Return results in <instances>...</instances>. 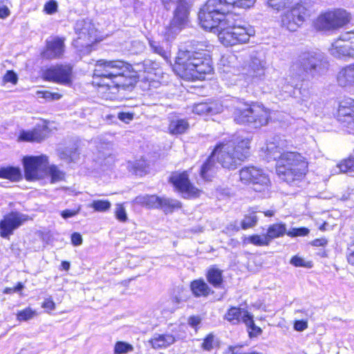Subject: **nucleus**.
I'll list each match as a JSON object with an SVG mask.
<instances>
[{"mask_svg":"<svg viewBox=\"0 0 354 354\" xmlns=\"http://www.w3.org/2000/svg\"><path fill=\"white\" fill-rule=\"evenodd\" d=\"M239 180L259 193L269 192L272 185L269 175L262 168L254 165L242 167L239 171Z\"/></svg>","mask_w":354,"mask_h":354,"instance_id":"obj_8","label":"nucleus"},{"mask_svg":"<svg viewBox=\"0 0 354 354\" xmlns=\"http://www.w3.org/2000/svg\"><path fill=\"white\" fill-rule=\"evenodd\" d=\"M78 155L75 150L62 151L59 153V158L62 160H66L68 162H72L77 159Z\"/></svg>","mask_w":354,"mask_h":354,"instance_id":"obj_51","label":"nucleus"},{"mask_svg":"<svg viewBox=\"0 0 354 354\" xmlns=\"http://www.w3.org/2000/svg\"><path fill=\"white\" fill-rule=\"evenodd\" d=\"M332 54L337 57H354V31L346 32L336 40L331 48Z\"/></svg>","mask_w":354,"mask_h":354,"instance_id":"obj_16","label":"nucleus"},{"mask_svg":"<svg viewBox=\"0 0 354 354\" xmlns=\"http://www.w3.org/2000/svg\"><path fill=\"white\" fill-rule=\"evenodd\" d=\"M191 3L187 0H176V6L171 19L174 26L183 29L189 26Z\"/></svg>","mask_w":354,"mask_h":354,"instance_id":"obj_18","label":"nucleus"},{"mask_svg":"<svg viewBox=\"0 0 354 354\" xmlns=\"http://www.w3.org/2000/svg\"><path fill=\"white\" fill-rule=\"evenodd\" d=\"M220 347L221 342L213 332L206 334L201 339L200 348L203 351L211 352Z\"/></svg>","mask_w":354,"mask_h":354,"instance_id":"obj_28","label":"nucleus"},{"mask_svg":"<svg viewBox=\"0 0 354 354\" xmlns=\"http://www.w3.org/2000/svg\"><path fill=\"white\" fill-rule=\"evenodd\" d=\"M3 178H6L12 181H17L21 178L20 169L16 167H3Z\"/></svg>","mask_w":354,"mask_h":354,"instance_id":"obj_40","label":"nucleus"},{"mask_svg":"<svg viewBox=\"0 0 354 354\" xmlns=\"http://www.w3.org/2000/svg\"><path fill=\"white\" fill-rule=\"evenodd\" d=\"M41 306L47 313H50L56 308V304L52 297L45 298L42 301Z\"/></svg>","mask_w":354,"mask_h":354,"instance_id":"obj_50","label":"nucleus"},{"mask_svg":"<svg viewBox=\"0 0 354 354\" xmlns=\"http://www.w3.org/2000/svg\"><path fill=\"white\" fill-rule=\"evenodd\" d=\"M327 243L328 241L324 237L315 239L312 241V245L315 247H324Z\"/></svg>","mask_w":354,"mask_h":354,"instance_id":"obj_61","label":"nucleus"},{"mask_svg":"<svg viewBox=\"0 0 354 354\" xmlns=\"http://www.w3.org/2000/svg\"><path fill=\"white\" fill-rule=\"evenodd\" d=\"M346 259L348 263L354 266V240L352 243L348 246L347 253H346Z\"/></svg>","mask_w":354,"mask_h":354,"instance_id":"obj_54","label":"nucleus"},{"mask_svg":"<svg viewBox=\"0 0 354 354\" xmlns=\"http://www.w3.org/2000/svg\"><path fill=\"white\" fill-rule=\"evenodd\" d=\"M38 95L46 100H58L62 97V94L57 92H50L47 90L37 91Z\"/></svg>","mask_w":354,"mask_h":354,"instance_id":"obj_47","label":"nucleus"},{"mask_svg":"<svg viewBox=\"0 0 354 354\" xmlns=\"http://www.w3.org/2000/svg\"><path fill=\"white\" fill-rule=\"evenodd\" d=\"M90 207L96 212H104L111 209V203L109 200H94L90 204Z\"/></svg>","mask_w":354,"mask_h":354,"instance_id":"obj_38","label":"nucleus"},{"mask_svg":"<svg viewBox=\"0 0 354 354\" xmlns=\"http://www.w3.org/2000/svg\"><path fill=\"white\" fill-rule=\"evenodd\" d=\"M350 12L344 8H336L321 12L312 21L311 27L317 32L339 30L351 21Z\"/></svg>","mask_w":354,"mask_h":354,"instance_id":"obj_6","label":"nucleus"},{"mask_svg":"<svg viewBox=\"0 0 354 354\" xmlns=\"http://www.w3.org/2000/svg\"><path fill=\"white\" fill-rule=\"evenodd\" d=\"M294 1L295 0H266V3L270 8L281 11L289 8Z\"/></svg>","mask_w":354,"mask_h":354,"instance_id":"obj_37","label":"nucleus"},{"mask_svg":"<svg viewBox=\"0 0 354 354\" xmlns=\"http://www.w3.org/2000/svg\"><path fill=\"white\" fill-rule=\"evenodd\" d=\"M22 220L19 213L11 212L5 215L0 221V236L9 239L13 232L21 224Z\"/></svg>","mask_w":354,"mask_h":354,"instance_id":"obj_20","label":"nucleus"},{"mask_svg":"<svg viewBox=\"0 0 354 354\" xmlns=\"http://www.w3.org/2000/svg\"><path fill=\"white\" fill-rule=\"evenodd\" d=\"M201 322V319L198 316L196 315H192L188 318V324L189 325L194 328L195 330L196 331L198 328V325Z\"/></svg>","mask_w":354,"mask_h":354,"instance_id":"obj_57","label":"nucleus"},{"mask_svg":"<svg viewBox=\"0 0 354 354\" xmlns=\"http://www.w3.org/2000/svg\"><path fill=\"white\" fill-rule=\"evenodd\" d=\"M308 327V321L306 319H297L294 321L293 328L295 330L301 332Z\"/></svg>","mask_w":354,"mask_h":354,"instance_id":"obj_53","label":"nucleus"},{"mask_svg":"<svg viewBox=\"0 0 354 354\" xmlns=\"http://www.w3.org/2000/svg\"><path fill=\"white\" fill-rule=\"evenodd\" d=\"M177 341L175 335L170 333H156L148 340L151 348L154 350L166 349Z\"/></svg>","mask_w":354,"mask_h":354,"instance_id":"obj_21","label":"nucleus"},{"mask_svg":"<svg viewBox=\"0 0 354 354\" xmlns=\"http://www.w3.org/2000/svg\"><path fill=\"white\" fill-rule=\"evenodd\" d=\"M265 69L260 62L253 61L248 65V73L252 77H261L265 75Z\"/></svg>","mask_w":354,"mask_h":354,"instance_id":"obj_36","label":"nucleus"},{"mask_svg":"<svg viewBox=\"0 0 354 354\" xmlns=\"http://www.w3.org/2000/svg\"><path fill=\"white\" fill-rule=\"evenodd\" d=\"M314 13L309 2L299 0L281 15V26L290 31H296L310 20Z\"/></svg>","mask_w":354,"mask_h":354,"instance_id":"obj_7","label":"nucleus"},{"mask_svg":"<svg viewBox=\"0 0 354 354\" xmlns=\"http://www.w3.org/2000/svg\"><path fill=\"white\" fill-rule=\"evenodd\" d=\"M160 196L156 194H147L136 197V201L147 209H158Z\"/></svg>","mask_w":354,"mask_h":354,"instance_id":"obj_33","label":"nucleus"},{"mask_svg":"<svg viewBox=\"0 0 354 354\" xmlns=\"http://www.w3.org/2000/svg\"><path fill=\"white\" fill-rule=\"evenodd\" d=\"M251 137L232 136L218 141L201 164L198 174L205 182H212L217 173L218 163L225 171H234L252 155Z\"/></svg>","mask_w":354,"mask_h":354,"instance_id":"obj_2","label":"nucleus"},{"mask_svg":"<svg viewBox=\"0 0 354 354\" xmlns=\"http://www.w3.org/2000/svg\"><path fill=\"white\" fill-rule=\"evenodd\" d=\"M80 211V207H78L77 209H64L62 210L60 213L61 216L66 219L68 218L73 217L76 216Z\"/></svg>","mask_w":354,"mask_h":354,"instance_id":"obj_55","label":"nucleus"},{"mask_svg":"<svg viewBox=\"0 0 354 354\" xmlns=\"http://www.w3.org/2000/svg\"><path fill=\"white\" fill-rule=\"evenodd\" d=\"M258 223V218L254 211H251L243 216L240 222V227L243 230L253 228Z\"/></svg>","mask_w":354,"mask_h":354,"instance_id":"obj_34","label":"nucleus"},{"mask_svg":"<svg viewBox=\"0 0 354 354\" xmlns=\"http://www.w3.org/2000/svg\"><path fill=\"white\" fill-rule=\"evenodd\" d=\"M133 351V346L129 343L118 341L115 344L114 354H127Z\"/></svg>","mask_w":354,"mask_h":354,"instance_id":"obj_43","label":"nucleus"},{"mask_svg":"<svg viewBox=\"0 0 354 354\" xmlns=\"http://www.w3.org/2000/svg\"><path fill=\"white\" fill-rule=\"evenodd\" d=\"M286 234V224L282 222H277L269 225L265 234H253L245 236L243 239V243L245 245L252 244L258 247L268 246L273 239L283 237Z\"/></svg>","mask_w":354,"mask_h":354,"instance_id":"obj_12","label":"nucleus"},{"mask_svg":"<svg viewBox=\"0 0 354 354\" xmlns=\"http://www.w3.org/2000/svg\"><path fill=\"white\" fill-rule=\"evenodd\" d=\"M210 45L206 41H192L184 50H179L172 65L174 73L184 81H203L214 72Z\"/></svg>","mask_w":354,"mask_h":354,"instance_id":"obj_3","label":"nucleus"},{"mask_svg":"<svg viewBox=\"0 0 354 354\" xmlns=\"http://www.w3.org/2000/svg\"><path fill=\"white\" fill-rule=\"evenodd\" d=\"M212 103L207 102H202L194 104L192 107V112L195 114L203 115L214 112Z\"/></svg>","mask_w":354,"mask_h":354,"instance_id":"obj_35","label":"nucleus"},{"mask_svg":"<svg viewBox=\"0 0 354 354\" xmlns=\"http://www.w3.org/2000/svg\"><path fill=\"white\" fill-rule=\"evenodd\" d=\"M337 167L342 173L354 171V157L350 156L342 160Z\"/></svg>","mask_w":354,"mask_h":354,"instance_id":"obj_41","label":"nucleus"},{"mask_svg":"<svg viewBox=\"0 0 354 354\" xmlns=\"http://www.w3.org/2000/svg\"><path fill=\"white\" fill-rule=\"evenodd\" d=\"M336 120L348 133L354 135V99L345 97L339 100L333 113Z\"/></svg>","mask_w":354,"mask_h":354,"instance_id":"obj_13","label":"nucleus"},{"mask_svg":"<svg viewBox=\"0 0 354 354\" xmlns=\"http://www.w3.org/2000/svg\"><path fill=\"white\" fill-rule=\"evenodd\" d=\"M274 160L277 176L288 183L303 180L309 171L308 158L297 151H283Z\"/></svg>","mask_w":354,"mask_h":354,"instance_id":"obj_5","label":"nucleus"},{"mask_svg":"<svg viewBox=\"0 0 354 354\" xmlns=\"http://www.w3.org/2000/svg\"><path fill=\"white\" fill-rule=\"evenodd\" d=\"M10 15V10L3 3H0V18H6Z\"/></svg>","mask_w":354,"mask_h":354,"instance_id":"obj_62","label":"nucleus"},{"mask_svg":"<svg viewBox=\"0 0 354 354\" xmlns=\"http://www.w3.org/2000/svg\"><path fill=\"white\" fill-rule=\"evenodd\" d=\"M114 215L115 218L120 222L124 223L128 220L126 209L122 203L116 204Z\"/></svg>","mask_w":354,"mask_h":354,"instance_id":"obj_45","label":"nucleus"},{"mask_svg":"<svg viewBox=\"0 0 354 354\" xmlns=\"http://www.w3.org/2000/svg\"><path fill=\"white\" fill-rule=\"evenodd\" d=\"M46 177L49 178L51 184H54L60 181H64L66 177L64 171L60 169L56 165H48L45 169Z\"/></svg>","mask_w":354,"mask_h":354,"instance_id":"obj_31","label":"nucleus"},{"mask_svg":"<svg viewBox=\"0 0 354 354\" xmlns=\"http://www.w3.org/2000/svg\"><path fill=\"white\" fill-rule=\"evenodd\" d=\"M158 200V209H162L166 214H171L182 207V203L174 199L160 196Z\"/></svg>","mask_w":354,"mask_h":354,"instance_id":"obj_32","label":"nucleus"},{"mask_svg":"<svg viewBox=\"0 0 354 354\" xmlns=\"http://www.w3.org/2000/svg\"><path fill=\"white\" fill-rule=\"evenodd\" d=\"M49 163L48 157L45 154L24 156V176L30 182L44 180L45 169Z\"/></svg>","mask_w":354,"mask_h":354,"instance_id":"obj_11","label":"nucleus"},{"mask_svg":"<svg viewBox=\"0 0 354 354\" xmlns=\"http://www.w3.org/2000/svg\"><path fill=\"white\" fill-rule=\"evenodd\" d=\"M65 37L54 36L46 40L45 46L40 53L42 59L52 60L60 59L65 51Z\"/></svg>","mask_w":354,"mask_h":354,"instance_id":"obj_15","label":"nucleus"},{"mask_svg":"<svg viewBox=\"0 0 354 354\" xmlns=\"http://www.w3.org/2000/svg\"><path fill=\"white\" fill-rule=\"evenodd\" d=\"M48 122L41 120L30 130L24 131V141L30 142H41L47 138L50 133Z\"/></svg>","mask_w":354,"mask_h":354,"instance_id":"obj_17","label":"nucleus"},{"mask_svg":"<svg viewBox=\"0 0 354 354\" xmlns=\"http://www.w3.org/2000/svg\"><path fill=\"white\" fill-rule=\"evenodd\" d=\"M71 243L73 245L77 246L82 243V237L78 232H74L71 234Z\"/></svg>","mask_w":354,"mask_h":354,"instance_id":"obj_59","label":"nucleus"},{"mask_svg":"<svg viewBox=\"0 0 354 354\" xmlns=\"http://www.w3.org/2000/svg\"><path fill=\"white\" fill-rule=\"evenodd\" d=\"M243 324L246 327L248 337L250 339L256 338L263 333L261 327L256 325L254 315L251 313H246L244 315Z\"/></svg>","mask_w":354,"mask_h":354,"instance_id":"obj_29","label":"nucleus"},{"mask_svg":"<svg viewBox=\"0 0 354 354\" xmlns=\"http://www.w3.org/2000/svg\"><path fill=\"white\" fill-rule=\"evenodd\" d=\"M37 315V312L30 308L24 309V320L30 319Z\"/></svg>","mask_w":354,"mask_h":354,"instance_id":"obj_60","label":"nucleus"},{"mask_svg":"<svg viewBox=\"0 0 354 354\" xmlns=\"http://www.w3.org/2000/svg\"><path fill=\"white\" fill-rule=\"evenodd\" d=\"M205 277L207 282L215 288H223L224 287L223 271L217 266H210L206 271Z\"/></svg>","mask_w":354,"mask_h":354,"instance_id":"obj_26","label":"nucleus"},{"mask_svg":"<svg viewBox=\"0 0 354 354\" xmlns=\"http://www.w3.org/2000/svg\"><path fill=\"white\" fill-rule=\"evenodd\" d=\"M137 82L136 71L125 60L99 59L95 62L91 84L98 91L106 93L112 89L125 90Z\"/></svg>","mask_w":354,"mask_h":354,"instance_id":"obj_4","label":"nucleus"},{"mask_svg":"<svg viewBox=\"0 0 354 354\" xmlns=\"http://www.w3.org/2000/svg\"><path fill=\"white\" fill-rule=\"evenodd\" d=\"M58 4L55 0H49L44 5L43 11L47 15H53L57 11Z\"/></svg>","mask_w":354,"mask_h":354,"instance_id":"obj_49","label":"nucleus"},{"mask_svg":"<svg viewBox=\"0 0 354 354\" xmlns=\"http://www.w3.org/2000/svg\"><path fill=\"white\" fill-rule=\"evenodd\" d=\"M337 80L342 87L354 86V63L342 68L337 74Z\"/></svg>","mask_w":354,"mask_h":354,"instance_id":"obj_27","label":"nucleus"},{"mask_svg":"<svg viewBox=\"0 0 354 354\" xmlns=\"http://www.w3.org/2000/svg\"><path fill=\"white\" fill-rule=\"evenodd\" d=\"M144 72L145 75L143 77V82L147 84L148 89L157 88L160 85L162 73L159 67H145Z\"/></svg>","mask_w":354,"mask_h":354,"instance_id":"obj_25","label":"nucleus"},{"mask_svg":"<svg viewBox=\"0 0 354 354\" xmlns=\"http://www.w3.org/2000/svg\"><path fill=\"white\" fill-rule=\"evenodd\" d=\"M241 348L242 346L239 344L228 346L223 352V354H262L255 351L244 352L241 350Z\"/></svg>","mask_w":354,"mask_h":354,"instance_id":"obj_44","label":"nucleus"},{"mask_svg":"<svg viewBox=\"0 0 354 354\" xmlns=\"http://www.w3.org/2000/svg\"><path fill=\"white\" fill-rule=\"evenodd\" d=\"M250 313L248 310L239 306H230L223 315L224 321L231 325H239L243 323L244 315Z\"/></svg>","mask_w":354,"mask_h":354,"instance_id":"obj_24","label":"nucleus"},{"mask_svg":"<svg viewBox=\"0 0 354 354\" xmlns=\"http://www.w3.org/2000/svg\"><path fill=\"white\" fill-rule=\"evenodd\" d=\"M189 288L193 296L196 298H206L214 293L209 284L201 278L192 280L189 283Z\"/></svg>","mask_w":354,"mask_h":354,"instance_id":"obj_23","label":"nucleus"},{"mask_svg":"<svg viewBox=\"0 0 354 354\" xmlns=\"http://www.w3.org/2000/svg\"><path fill=\"white\" fill-rule=\"evenodd\" d=\"M183 29V28L180 26H174V23L170 21L169 24L165 27L162 35L167 41H171L174 39L178 32Z\"/></svg>","mask_w":354,"mask_h":354,"instance_id":"obj_39","label":"nucleus"},{"mask_svg":"<svg viewBox=\"0 0 354 354\" xmlns=\"http://www.w3.org/2000/svg\"><path fill=\"white\" fill-rule=\"evenodd\" d=\"M251 101H239L234 106L232 111L234 122L239 125H247Z\"/></svg>","mask_w":354,"mask_h":354,"instance_id":"obj_22","label":"nucleus"},{"mask_svg":"<svg viewBox=\"0 0 354 354\" xmlns=\"http://www.w3.org/2000/svg\"><path fill=\"white\" fill-rule=\"evenodd\" d=\"M310 232L308 228L306 227H296L292 228L291 230L287 231L286 235L290 237H295V236H307Z\"/></svg>","mask_w":354,"mask_h":354,"instance_id":"obj_48","label":"nucleus"},{"mask_svg":"<svg viewBox=\"0 0 354 354\" xmlns=\"http://www.w3.org/2000/svg\"><path fill=\"white\" fill-rule=\"evenodd\" d=\"M70 262L67 261H62L61 263V270L64 271H68L70 269Z\"/></svg>","mask_w":354,"mask_h":354,"instance_id":"obj_64","label":"nucleus"},{"mask_svg":"<svg viewBox=\"0 0 354 354\" xmlns=\"http://www.w3.org/2000/svg\"><path fill=\"white\" fill-rule=\"evenodd\" d=\"M42 80L64 86H71L73 81V69L69 64H57L41 69Z\"/></svg>","mask_w":354,"mask_h":354,"instance_id":"obj_9","label":"nucleus"},{"mask_svg":"<svg viewBox=\"0 0 354 354\" xmlns=\"http://www.w3.org/2000/svg\"><path fill=\"white\" fill-rule=\"evenodd\" d=\"M118 118L122 122H129L133 118V113L130 112H120L118 114Z\"/></svg>","mask_w":354,"mask_h":354,"instance_id":"obj_58","label":"nucleus"},{"mask_svg":"<svg viewBox=\"0 0 354 354\" xmlns=\"http://www.w3.org/2000/svg\"><path fill=\"white\" fill-rule=\"evenodd\" d=\"M326 68L325 62L316 53H305L299 63V68L303 72L312 75Z\"/></svg>","mask_w":354,"mask_h":354,"instance_id":"obj_19","label":"nucleus"},{"mask_svg":"<svg viewBox=\"0 0 354 354\" xmlns=\"http://www.w3.org/2000/svg\"><path fill=\"white\" fill-rule=\"evenodd\" d=\"M168 182L178 192L183 194L185 198H198L203 194V190L195 186L191 181L187 170L171 173Z\"/></svg>","mask_w":354,"mask_h":354,"instance_id":"obj_10","label":"nucleus"},{"mask_svg":"<svg viewBox=\"0 0 354 354\" xmlns=\"http://www.w3.org/2000/svg\"><path fill=\"white\" fill-rule=\"evenodd\" d=\"M290 263L295 267L311 268L313 266L312 261H306L297 255H295L290 259Z\"/></svg>","mask_w":354,"mask_h":354,"instance_id":"obj_46","label":"nucleus"},{"mask_svg":"<svg viewBox=\"0 0 354 354\" xmlns=\"http://www.w3.org/2000/svg\"><path fill=\"white\" fill-rule=\"evenodd\" d=\"M189 128L187 120L177 118L171 120L168 125V132L171 135H180L187 132Z\"/></svg>","mask_w":354,"mask_h":354,"instance_id":"obj_30","label":"nucleus"},{"mask_svg":"<svg viewBox=\"0 0 354 354\" xmlns=\"http://www.w3.org/2000/svg\"><path fill=\"white\" fill-rule=\"evenodd\" d=\"M240 230H241L240 226L237 225L235 222H231L225 227L223 232L227 236H230Z\"/></svg>","mask_w":354,"mask_h":354,"instance_id":"obj_52","label":"nucleus"},{"mask_svg":"<svg viewBox=\"0 0 354 354\" xmlns=\"http://www.w3.org/2000/svg\"><path fill=\"white\" fill-rule=\"evenodd\" d=\"M250 111L247 125L261 128L271 121V110L261 102L251 101Z\"/></svg>","mask_w":354,"mask_h":354,"instance_id":"obj_14","label":"nucleus"},{"mask_svg":"<svg viewBox=\"0 0 354 354\" xmlns=\"http://www.w3.org/2000/svg\"><path fill=\"white\" fill-rule=\"evenodd\" d=\"M255 1L207 0L198 10V24L205 31L216 34L225 47L248 43L255 34L254 30L236 24L239 15L229 8H248Z\"/></svg>","mask_w":354,"mask_h":354,"instance_id":"obj_1","label":"nucleus"},{"mask_svg":"<svg viewBox=\"0 0 354 354\" xmlns=\"http://www.w3.org/2000/svg\"><path fill=\"white\" fill-rule=\"evenodd\" d=\"M22 288V284L21 282H19L17 285V286L15 287H13V288H6L3 292L6 293V294H10V293H12V292H18V291H20L21 289Z\"/></svg>","mask_w":354,"mask_h":354,"instance_id":"obj_63","label":"nucleus"},{"mask_svg":"<svg viewBox=\"0 0 354 354\" xmlns=\"http://www.w3.org/2000/svg\"><path fill=\"white\" fill-rule=\"evenodd\" d=\"M149 44L153 53L159 55L160 56L163 57L166 61H170V53L167 52L162 46L157 44L154 41H149Z\"/></svg>","mask_w":354,"mask_h":354,"instance_id":"obj_42","label":"nucleus"},{"mask_svg":"<svg viewBox=\"0 0 354 354\" xmlns=\"http://www.w3.org/2000/svg\"><path fill=\"white\" fill-rule=\"evenodd\" d=\"M17 75L12 71H8L3 77L4 82H11L13 84L17 83Z\"/></svg>","mask_w":354,"mask_h":354,"instance_id":"obj_56","label":"nucleus"}]
</instances>
